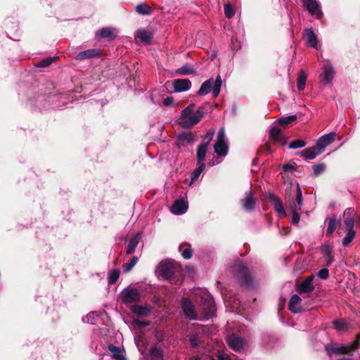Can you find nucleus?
I'll return each mask as SVG.
<instances>
[{"mask_svg":"<svg viewBox=\"0 0 360 360\" xmlns=\"http://www.w3.org/2000/svg\"><path fill=\"white\" fill-rule=\"evenodd\" d=\"M255 203V194L252 190H250L246 192L245 197L241 200V205L246 211L250 212L254 210Z\"/></svg>","mask_w":360,"mask_h":360,"instance_id":"nucleus-11","label":"nucleus"},{"mask_svg":"<svg viewBox=\"0 0 360 360\" xmlns=\"http://www.w3.org/2000/svg\"><path fill=\"white\" fill-rule=\"evenodd\" d=\"M136 37L144 44H149L153 38V34L150 32L144 30H139L136 32Z\"/></svg>","mask_w":360,"mask_h":360,"instance_id":"nucleus-26","label":"nucleus"},{"mask_svg":"<svg viewBox=\"0 0 360 360\" xmlns=\"http://www.w3.org/2000/svg\"><path fill=\"white\" fill-rule=\"evenodd\" d=\"M100 55V51L98 49H89L79 53L76 56L75 59L77 60H83L85 59L91 58Z\"/></svg>","mask_w":360,"mask_h":360,"instance_id":"nucleus-21","label":"nucleus"},{"mask_svg":"<svg viewBox=\"0 0 360 360\" xmlns=\"http://www.w3.org/2000/svg\"><path fill=\"white\" fill-rule=\"evenodd\" d=\"M336 134L335 132H330L325 134L320 137L316 143V146L323 153L326 147L333 143L335 139Z\"/></svg>","mask_w":360,"mask_h":360,"instance_id":"nucleus-13","label":"nucleus"},{"mask_svg":"<svg viewBox=\"0 0 360 360\" xmlns=\"http://www.w3.org/2000/svg\"><path fill=\"white\" fill-rule=\"evenodd\" d=\"M214 129H210L207 134H205L204 139H207V141L206 143H208V144L210 143V141H211L212 138V136L214 135Z\"/></svg>","mask_w":360,"mask_h":360,"instance_id":"nucleus-54","label":"nucleus"},{"mask_svg":"<svg viewBox=\"0 0 360 360\" xmlns=\"http://www.w3.org/2000/svg\"><path fill=\"white\" fill-rule=\"evenodd\" d=\"M191 82L188 79H177L174 80L173 86L176 92H183L189 90Z\"/></svg>","mask_w":360,"mask_h":360,"instance_id":"nucleus-17","label":"nucleus"},{"mask_svg":"<svg viewBox=\"0 0 360 360\" xmlns=\"http://www.w3.org/2000/svg\"><path fill=\"white\" fill-rule=\"evenodd\" d=\"M227 343L229 346L234 351H240L248 345V342L245 340L234 334L227 337Z\"/></svg>","mask_w":360,"mask_h":360,"instance_id":"nucleus-9","label":"nucleus"},{"mask_svg":"<svg viewBox=\"0 0 360 360\" xmlns=\"http://www.w3.org/2000/svg\"><path fill=\"white\" fill-rule=\"evenodd\" d=\"M295 170V164H290V163L285 164L282 167L281 174L284 176L285 173L290 172H293Z\"/></svg>","mask_w":360,"mask_h":360,"instance_id":"nucleus-48","label":"nucleus"},{"mask_svg":"<svg viewBox=\"0 0 360 360\" xmlns=\"http://www.w3.org/2000/svg\"><path fill=\"white\" fill-rule=\"evenodd\" d=\"M96 37L113 39L115 37V30L110 27H103L96 33Z\"/></svg>","mask_w":360,"mask_h":360,"instance_id":"nucleus-23","label":"nucleus"},{"mask_svg":"<svg viewBox=\"0 0 360 360\" xmlns=\"http://www.w3.org/2000/svg\"><path fill=\"white\" fill-rule=\"evenodd\" d=\"M305 36L309 45L313 48H316L318 39L314 31L311 29H307L305 30Z\"/></svg>","mask_w":360,"mask_h":360,"instance_id":"nucleus-27","label":"nucleus"},{"mask_svg":"<svg viewBox=\"0 0 360 360\" xmlns=\"http://www.w3.org/2000/svg\"><path fill=\"white\" fill-rule=\"evenodd\" d=\"M303 5L310 14L316 15L317 18L322 16L320 6L316 0H307L303 2Z\"/></svg>","mask_w":360,"mask_h":360,"instance_id":"nucleus-12","label":"nucleus"},{"mask_svg":"<svg viewBox=\"0 0 360 360\" xmlns=\"http://www.w3.org/2000/svg\"><path fill=\"white\" fill-rule=\"evenodd\" d=\"M301 302V297L299 295L294 294L292 295L289 301V310L295 314L300 312L302 311Z\"/></svg>","mask_w":360,"mask_h":360,"instance_id":"nucleus-19","label":"nucleus"},{"mask_svg":"<svg viewBox=\"0 0 360 360\" xmlns=\"http://www.w3.org/2000/svg\"><path fill=\"white\" fill-rule=\"evenodd\" d=\"M326 260L327 262V265L329 266L332 263V262L333 260L332 254L330 255L326 256Z\"/></svg>","mask_w":360,"mask_h":360,"instance_id":"nucleus-57","label":"nucleus"},{"mask_svg":"<svg viewBox=\"0 0 360 360\" xmlns=\"http://www.w3.org/2000/svg\"><path fill=\"white\" fill-rule=\"evenodd\" d=\"M355 212L352 208L347 209L343 214L344 226L347 230H354Z\"/></svg>","mask_w":360,"mask_h":360,"instance_id":"nucleus-15","label":"nucleus"},{"mask_svg":"<svg viewBox=\"0 0 360 360\" xmlns=\"http://www.w3.org/2000/svg\"><path fill=\"white\" fill-rule=\"evenodd\" d=\"M313 172L315 176L322 174L326 169V165L323 163L315 165L312 167Z\"/></svg>","mask_w":360,"mask_h":360,"instance_id":"nucleus-43","label":"nucleus"},{"mask_svg":"<svg viewBox=\"0 0 360 360\" xmlns=\"http://www.w3.org/2000/svg\"><path fill=\"white\" fill-rule=\"evenodd\" d=\"M201 304L205 311V317L212 316L215 311V304L212 296L206 291H201Z\"/></svg>","mask_w":360,"mask_h":360,"instance_id":"nucleus-6","label":"nucleus"},{"mask_svg":"<svg viewBox=\"0 0 360 360\" xmlns=\"http://www.w3.org/2000/svg\"><path fill=\"white\" fill-rule=\"evenodd\" d=\"M359 339H360V334H358L356 335V340H358V342L359 341Z\"/></svg>","mask_w":360,"mask_h":360,"instance_id":"nucleus-60","label":"nucleus"},{"mask_svg":"<svg viewBox=\"0 0 360 360\" xmlns=\"http://www.w3.org/2000/svg\"><path fill=\"white\" fill-rule=\"evenodd\" d=\"M108 349L112 352V356L116 360H126L124 356V350L119 347L110 345L108 346Z\"/></svg>","mask_w":360,"mask_h":360,"instance_id":"nucleus-29","label":"nucleus"},{"mask_svg":"<svg viewBox=\"0 0 360 360\" xmlns=\"http://www.w3.org/2000/svg\"><path fill=\"white\" fill-rule=\"evenodd\" d=\"M150 353L153 360H162L163 359V352L157 346L152 348Z\"/></svg>","mask_w":360,"mask_h":360,"instance_id":"nucleus-36","label":"nucleus"},{"mask_svg":"<svg viewBox=\"0 0 360 360\" xmlns=\"http://www.w3.org/2000/svg\"><path fill=\"white\" fill-rule=\"evenodd\" d=\"M189 360H202V358H200V357H193V358H191Z\"/></svg>","mask_w":360,"mask_h":360,"instance_id":"nucleus-58","label":"nucleus"},{"mask_svg":"<svg viewBox=\"0 0 360 360\" xmlns=\"http://www.w3.org/2000/svg\"><path fill=\"white\" fill-rule=\"evenodd\" d=\"M158 269L160 274L166 280L171 279L175 272L174 263L169 260L161 262Z\"/></svg>","mask_w":360,"mask_h":360,"instance_id":"nucleus-8","label":"nucleus"},{"mask_svg":"<svg viewBox=\"0 0 360 360\" xmlns=\"http://www.w3.org/2000/svg\"><path fill=\"white\" fill-rule=\"evenodd\" d=\"M296 119H297V117L294 115H289L288 117H281L277 121L279 124L285 127L290 122L295 121Z\"/></svg>","mask_w":360,"mask_h":360,"instance_id":"nucleus-42","label":"nucleus"},{"mask_svg":"<svg viewBox=\"0 0 360 360\" xmlns=\"http://www.w3.org/2000/svg\"><path fill=\"white\" fill-rule=\"evenodd\" d=\"M195 105L190 104L181 112L179 124L184 128H191L198 123L203 117V112L201 109L193 111Z\"/></svg>","mask_w":360,"mask_h":360,"instance_id":"nucleus-2","label":"nucleus"},{"mask_svg":"<svg viewBox=\"0 0 360 360\" xmlns=\"http://www.w3.org/2000/svg\"><path fill=\"white\" fill-rule=\"evenodd\" d=\"M190 342L192 347H197L200 343V339L197 335H192L190 338Z\"/></svg>","mask_w":360,"mask_h":360,"instance_id":"nucleus-53","label":"nucleus"},{"mask_svg":"<svg viewBox=\"0 0 360 360\" xmlns=\"http://www.w3.org/2000/svg\"><path fill=\"white\" fill-rule=\"evenodd\" d=\"M338 360H352V359L349 358V357H343V358H341V359H340Z\"/></svg>","mask_w":360,"mask_h":360,"instance_id":"nucleus-59","label":"nucleus"},{"mask_svg":"<svg viewBox=\"0 0 360 360\" xmlns=\"http://www.w3.org/2000/svg\"><path fill=\"white\" fill-rule=\"evenodd\" d=\"M347 235L342 240V245L345 247L350 244L356 235L354 230H347Z\"/></svg>","mask_w":360,"mask_h":360,"instance_id":"nucleus-38","label":"nucleus"},{"mask_svg":"<svg viewBox=\"0 0 360 360\" xmlns=\"http://www.w3.org/2000/svg\"><path fill=\"white\" fill-rule=\"evenodd\" d=\"M208 148V143H200L197 150V163H203Z\"/></svg>","mask_w":360,"mask_h":360,"instance_id":"nucleus-25","label":"nucleus"},{"mask_svg":"<svg viewBox=\"0 0 360 360\" xmlns=\"http://www.w3.org/2000/svg\"><path fill=\"white\" fill-rule=\"evenodd\" d=\"M359 343L355 340L349 345H328L326 346V350L328 353L335 354H349L352 352L358 349Z\"/></svg>","mask_w":360,"mask_h":360,"instance_id":"nucleus-5","label":"nucleus"},{"mask_svg":"<svg viewBox=\"0 0 360 360\" xmlns=\"http://www.w3.org/2000/svg\"><path fill=\"white\" fill-rule=\"evenodd\" d=\"M176 73L181 75H190L195 73V70L188 64H185L176 70Z\"/></svg>","mask_w":360,"mask_h":360,"instance_id":"nucleus-32","label":"nucleus"},{"mask_svg":"<svg viewBox=\"0 0 360 360\" xmlns=\"http://www.w3.org/2000/svg\"><path fill=\"white\" fill-rule=\"evenodd\" d=\"M317 276L321 279H326L329 276V271L326 268H323L319 271Z\"/></svg>","mask_w":360,"mask_h":360,"instance_id":"nucleus-52","label":"nucleus"},{"mask_svg":"<svg viewBox=\"0 0 360 360\" xmlns=\"http://www.w3.org/2000/svg\"><path fill=\"white\" fill-rule=\"evenodd\" d=\"M307 77V73L304 70L299 72L297 79V87L299 91H302L305 88Z\"/></svg>","mask_w":360,"mask_h":360,"instance_id":"nucleus-30","label":"nucleus"},{"mask_svg":"<svg viewBox=\"0 0 360 360\" xmlns=\"http://www.w3.org/2000/svg\"><path fill=\"white\" fill-rule=\"evenodd\" d=\"M314 278V275H311L305 278L298 286L297 291L300 293H306L309 294L314 290V286L313 285V280Z\"/></svg>","mask_w":360,"mask_h":360,"instance_id":"nucleus-14","label":"nucleus"},{"mask_svg":"<svg viewBox=\"0 0 360 360\" xmlns=\"http://www.w3.org/2000/svg\"><path fill=\"white\" fill-rule=\"evenodd\" d=\"M182 257L186 259H189L193 255V250L190 248H185L181 251Z\"/></svg>","mask_w":360,"mask_h":360,"instance_id":"nucleus-51","label":"nucleus"},{"mask_svg":"<svg viewBox=\"0 0 360 360\" xmlns=\"http://www.w3.org/2000/svg\"><path fill=\"white\" fill-rule=\"evenodd\" d=\"M270 136L281 145L286 143L285 139L282 136L281 130L277 127H272L269 131Z\"/></svg>","mask_w":360,"mask_h":360,"instance_id":"nucleus-24","label":"nucleus"},{"mask_svg":"<svg viewBox=\"0 0 360 360\" xmlns=\"http://www.w3.org/2000/svg\"><path fill=\"white\" fill-rule=\"evenodd\" d=\"M270 199L272 202H274V206L275 210L279 214H283L285 215V211L283 207V205L282 201L276 196L272 195H270Z\"/></svg>","mask_w":360,"mask_h":360,"instance_id":"nucleus-28","label":"nucleus"},{"mask_svg":"<svg viewBox=\"0 0 360 360\" xmlns=\"http://www.w3.org/2000/svg\"><path fill=\"white\" fill-rule=\"evenodd\" d=\"M214 152L219 156H225L228 152V142L224 128L218 132L217 139L214 146Z\"/></svg>","mask_w":360,"mask_h":360,"instance_id":"nucleus-7","label":"nucleus"},{"mask_svg":"<svg viewBox=\"0 0 360 360\" xmlns=\"http://www.w3.org/2000/svg\"><path fill=\"white\" fill-rule=\"evenodd\" d=\"M356 226H359V227H360V219H359V221L357 222V225H356Z\"/></svg>","mask_w":360,"mask_h":360,"instance_id":"nucleus-61","label":"nucleus"},{"mask_svg":"<svg viewBox=\"0 0 360 360\" xmlns=\"http://www.w3.org/2000/svg\"><path fill=\"white\" fill-rule=\"evenodd\" d=\"M233 271L242 286L249 287L251 285L252 276L244 264L239 261L236 262L233 266Z\"/></svg>","mask_w":360,"mask_h":360,"instance_id":"nucleus-4","label":"nucleus"},{"mask_svg":"<svg viewBox=\"0 0 360 360\" xmlns=\"http://www.w3.org/2000/svg\"><path fill=\"white\" fill-rule=\"evenodd\" d=\"M134 323L139 326V327H145V326H149V322L148 321H139L138 319H134Z\"/></svg>","mask_w":360,"mask_h":360,"instance_id":"nucleus-55","label":"nucleus"},{"mask_svg":"<svg viewBox=\"0 0 360 360\" xmlns=\"http://www.w3.org/2000/svg\"><path fill=\"white\" fill-rule=\"evenodd\" d=\"M328 227L326 230L327 235H332L338 226V221L334 217L328 218Z\"/></svg>","mask_w":360,"mask_h":360,"instance_id":"nucleus-34","label":"nucleus"},{"mask_svg":"<svg viewBox=\"0 0 360 360\" xmlns=\"http://www.w3.org/2000/svg\"><path fill=\"white\" fill-rule=\"evenodd\" d=\"M224 13L226 18H231L235 15L233 7L228 4L224 5Z\"/></svg>","mask_w":360,"mask_h":360,"instance_id":"nucleus-45","label":"nucleus"},{"mask_svg":"<svg viewBox=\"0 0 360 360\" xmlns=\"http://www.w3.org/2000/svg\"><path fill=\"white\" fill-rule=\"evenodd\" d=\"M306 143L303 140H295L290 143L289 148L292 149H297L301 148L304 146H305Z\"/></svg>","mask_w":360,"mask_h":360,"instance_id":"nucleus-44","label":"nucleus"},{"mask_svg":"<svg viewBox=\"0 0 360 360\" xmlns=\"http://www.w3.org/2000/svg\"><path fill=\"white\" fill-rule=\"evenodd\" d=\"M178 141L179 143H191L193 142V136L190 133H183L178 136Z\"/></svg>","mask_w":360,"mask_h":360,"instance_id":"nucleus-39","label":"nucleus"},{"mask_svg":"<svg viewBox=\"0 0 360 360\" xmlns=\"http://www.w3.org/2000/svg\"><path fill=\"white\" fill-rule=\"evenodd\" d=\"M181 307L187 319L190 320L195 319L194 308L190 300L183 298L181 300Z\"/></svg>","mask_w":360,"mask_h":360,"instance_id":"nucleus-16","label":"nucleus"},{"mask_svg":"<svg viewBox=\"0 0 360 360\" xmlns=\"http://www.w3.org/2000/svg\"><path fill=\"white\" fill-rule=\"evenodd\" d=\"M285 198L292 213L291 221L297 225L300 219L299 211L301 210L303 205V197L300 185L298 184L295 186L290 185V193L286 192Z\"/></svg>","mask_w":360,"mask_h":360,"instance_id":"nucleus-1","label":"nucleus"},{"mask_svg":"<svg viewBox=\"0 0 360 360\" xmlns=\"http://www.w3.org/2000/svg\"><path fill=\"white\" fill-rule=\"evenodd\" d=\"M188 210V203L184 200H176L172 205L170 210L174 214H183Z\"/></svg>","mask_w":360,"mask_h":360,"instance_id":"nucleus-18","label":"nucleus"},{"mask_svg":"<svg viewBox=\"0 0 360 360\" xmlns=\"http://www.w3.org/2000/svg\"><path fill=\"white\" fill-rule=\"evenodd\" d=\"M174 98L172 96H168L163 100V104L166 106H170L173 104Z\"/></svg>","mask_w":360,"mask_h":360,"instance_id":"nucleus-56","label":"nucleus"},{"mask_svg":"<svg viewBox=\"0 0 360 360\" xmlns=\"http://www.w3.org/2000/svg\"><path fill=\"white\" fill-rule=\"evenodd\" d=\"M133 312L139 316H146L150 313V309L143 306L134 305L131 307Z\"/></svg>","mask_w":360,"mask_h":360,"instance_id":"nucleus-35","label":"nucleus"},{"mask_svg":"<svg viewBox=\"0 0 360 360\" xmlns=\"http://www.w3.org/2000/svg\"><path fill=\"white\" fill-rule=\"evenodd\" d=\"M140 240V237L139 235L135 236L133 237L129 242L126 252L127 254H131L134 252L135 249L136 248L139 243Z\"/></svg>","mask_w":360,"mask_h":360,"instance_id":"nucleus-31","label":"nucleus"},{"mask_svg":"<svg viewBox=\"0 0 360 360\" xmlns=\"http://www.w3.org/2000/svg\"><path fill=\"white\" fill-rule=\"evenodd\" d=\"M97 314L95 312H91L88 314L84 318L83 321L89 324H94L96 322V317Z\"/></svg>","mask_w":360,"mask_h":360,"instance_id":"nucleus-47","label":"nucleus"},{"mask_svg":"<svg viewBox=\"0 0 360 360\" xmlns=\"http://www.w3.org/2000/svg\"><path fill=\"white\" fill-rule=\"evenodd\" d=\"M197 165H198V167L191 174V184L195 182L198 179V178L201 174V173L202 172V171L204 170V169L205 167V165L204 163H200V164L197 163Z\"/></svg>","mask_w":360,"mask_h":360,"instance_id":"nucleus-33","label":"nucleus"},{"mask_svg":"<svg viewBox=\"0 0 360 360\" xmlns=\"http://www.w3.org/2000/svg\"><path fill=\"white\" fill-rule=\"evenodd\" d=\"M137 13L141 15H149L151 13V8L146 4H139L136 6Z\"/></svg>","mask_w":360,"mask_h":360,"instance_id":"nucleus-37","label":"nucleus"},{"mask_svg":"<svg viewBox=\"0 0 360 360\" xmlns=\"http://www.w3.org/2000/svg\"><path fill=\"white\" fill-rule=\"evenodd\" d=\"M334 328L338 331L345 330L347 328L346 323L342 321H335L333 322Z\"/></svg>","mask_w":360,"mask_h":360,"instance_id":"nucleus-49","label":"nucleus"},{"mask_svg":"<svg viewBox=\"0 0 360 360\" xmlns=\"http://www.w3.org/2000/svg\"><path fill=\"white\" fill-rule=\"evenodd\" d=\"M321 153L318 147L315 146L302 150L300 152V155L308 160H314Z\"/></svg>","mask_w":360,"mask_h":360,"instance_id":"nucleus-20","label":"nucleus"},{"mask_svg":"<svg viewBox=\"0 0 360 360\" xmlns=\"http://www.w3.org/2000/svg\"><path fill=\"white\" fill-rule=\"evenodd\" d=\"M56 60V58H48L41 60L37 65V67L39 68H45L49 66L53 62Z\"/></svg>","mask_w":360,"mask_h":360,"instance_id":"nucleus-46","label":"nucleus"},{"mask_svg":"<svg viewBox=\"0 0 360 360\" xmlns=\"http://www.w3.org/2000/svg\"><path fill=\"white\" fill-rule=\"evenodd\" d=\"M138 262V257H133L131 260L123 265V271L124 273H129L132 268Z\"/></svg>","mask_w":360,"mask_h":360,"instance_id":"nucleus-41","label":"nucleus"},{"mask_svg":"<svg viewBox=\"0 0 360 360\" xmlns=\"http://www.w3.org/2000/svg\"><path fill=\"white\" fill-rule=\"evenodd\" d=\"M222 81L221 77L218 75L215 80L210 78L204 82L198 91V95L205 96L212 90L214 97H217L220 93Z\"/></svg>","mask_w":360,"mask_h":360,"instance_id":"nucleus-3","label":"nucleus"},{"mask_svg":"<svg viewBox=\"0 0 360 360\" xmlns=\"http://www.w3.org/2000/svg\"><path fill=\"white\" fill-rule=\"evenodd\" d=\"M122 300L126 304L138 302L141 299L139 292L135 288H126L122 292Z\"/></svg>","mask_w":360,"mask_h":360,"instance_id":"nucleus-10","label":"nucleus"},{"mask_svg":"<svg viewBox=\"0 0 360 360\" xmlns=\"http://www.w3.org/2000/svg\"><path fill=\"white\" fill-rule=\"evenodd\" d=\"M333 248L331 245L327 244L324 245L321 248V252L325 255V257L330 255L332 254Z\"/></svg>","mask_w":360,"mask_h":360,"instance_id":"nucleus-50","label":"nucleus"},{"mask_svg":"<svg viewBox=\"0 0 360 360\" xmlns=\"http://www.w3.org/2000/svg\"><path fill=\"white\" fill-rule=\"evenodd\" d=\"M334 76L335 71L333 68L330 65H326L324 67L323 76L321 80L322 83L325 85L330 84Z\"/></svg>","mask_w":360,"mask_h":360,"instance_id":"nucleus-22","label":"nucleus"},{"mask_svg":"<svg viewBox=\"0 0 360 360\" xmlns=\"http://www.w3.org/2000/svg\"><path fill=\"white\" fill-rule=\"evenodd\" d=\"M120 276V270L119 269H113L109 272L108 274V283L114 284L115 283Z\"/></svg>","mask_w":360,"mask_h":360,"instance_id":"nucleus-40","label":"nucleus"}]
</instances>
